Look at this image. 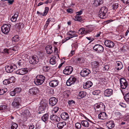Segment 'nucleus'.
<instances>
[{"label": "nucleus", "instance_id": "obj_30", "mask_svg": "<svg viewBox=\"0 0 129 129\" xmlns=\"http://www.w3.org/2000/svg\"><path fill=\"white\" fill-rule=\"evenodd\" d=\"M66 123L64 121L59 122L57 124V127L59 128H62L64 126L66 125Z\"/></svg>", "mask_w": 129, "mask_h": 129}, {"label": "nucleus", "instance_id": "obj_8", "mask_svg": "<svg viewBox=\"0 0 129 129\" xmlns=\"http://www.w3.org/2000/svg\"><path fill=\"white\" fill-rule=\"evenodd\" d=\"M46 104L44 101H42L40 103V106L39 107L38 110L39 113L40 114L44 111L46 107Z\"/></svg>", "mask_w": 129, "mask_h": 129}, {"label": "nucleus", "instance_id": "obj_48", "mask_svg": "<svg viewBox=\"0 0 129 129\" xmlns=\"http://www.w3.org/2000/svg\"><path fill=\"white\" fill-rule=\"evenodd\" d=\"M75 125L76 127L78 129H80L81 126V124L78 122L76 123L75 124Z\"/></svg>", "mask_w": 129, "mask_h": 129}, {"label": "nucleus", "instance_id": "obj_51", "mask_svg": "<svg viewBox=\"0 0 129 129\" xmlns=\"http://www.w3.org/2000/svg\"><path fill=\"white\" fill-rule=\"evenodd\" d=\"M100 93V91L99 90H95L92 92L93 94L94 95H98Z\"/></svg>", "mask_w": 129, "mask_h": 129}, {"label": "nucleus", "instance_id": "obj_17", "mask_svg": "<svg viewBox=\"0 0 129 129\" xmlns=\"http://www.w3.org/2000/svg\"><path fill=\"white\" fill-rule=\"evenodd\" d=\"M57 99L55 97H52L49 100V104L50 105L53 106L57 103Z\"/></svg>", "mask_w": 129, "mask_h": 129}, {"label": "nucleus", "instance_id": "obj_6", "mask_svg": "<svg viewBox=\"0 0 129 129\" xmlns=\"http://www.w3.org/2000/svg\"><path fill=\"white\" fill-rule=\"evenodd\" d=\"M16 68V66L13 64L5 67V70L8 73L11 72Z\"/></svg>", "mask_w": 129, "mask_h": 129}, {"label": "nucleus", "instance_id": "obj_23", "mask_svg": "<svg viewBox=\"0 0 129 129\" xmlns=\"http://www.w3.org/2000/svg\"><path fill=\"white\" fill-rule=\"evenodd\" d=\"M107 117V115L106 113L102 112L101 113L98 114V117L99 119H106Z\"/></svg>", "mask_w": 129, "mask_h": 129}, {"label": "nucleus", "instance_id": "obj_21", "mask_svg": "<svg viewBox=\"0 0 129 129\" xmlns=\"http://www.w3.org/2000/svg\"><path fill=\"white\" fill-rule=\"evenodd\" d=\"M100 64L102 65L101 64H99L98 61H93L91 62V66L92 68L94 69H95L96 70L98 69L99 66H100Z\"/></svg>", "mask_w": 129, "mask_h": 129}, {"label": "nucleus", "instance_id": "obj_49", "mask_svg": "<svg viewBox=\"0 0 129 129\" xmlns=\"http://www.w3.org/2000/svg\"><path fill=\"white\" fill-rule=\"evenodd\" d=\"M49 10V8L47 7H45V10L43 12V16L46 15L47 13Z\"/></svg>", "mask_w": 129, "mask_h": 129}, {"label": "nucleus", "instance_id": "obj_15", "mask_svg": "<svg viewBox=\"0 0 129 129\" xmlns=\"http://www.w3.org/2000/svg\"><path fill=\"white\" fill-rule=\"evenodd\" d=\"M28 72L27 68H22L17 70L16 73L18 74L23 75L26 73Z\"/></svg>", "mask_w": 129, "mask_h": 129}, {"label": "nucleus", "instance_id": "obj_52", "mask_svg": "<svg viewBox=\"0 0 129 129\" xmlns=\"http://www.w3.org/2000/svg\"><path fill=\"white\" fill-rule=\"evenodd\" d=\"M59 110L58 107H54L53 109L52 112L53 113H56Z\"/></svg>", "mask_w": 129, "mask_h": 129}, {"label": "nucleus", "instance_id": "obj_53", "mask_svg": "<svg viewBox=\"0 0 129 129\" xmlns=\"http://www.w3.org/2000/svg\"><path fill=\"white\" fill-rule=\"evenodd\" d=\"M75 19L76 21H81L82 18L81 17L76 15L75 17Z\"/></svg>", "mask_w": 129, "mask_h": 129}, {"label": "nucleus", "instance_id": "obj_11", "mask_svg": "<svg viewBox=\"0 0 129 129\" xmlns=\"http://www.w3.org/2000/svg\"><path fill=\"white\" fill-rule=\"evenodd\" d=\"M93 49L98 52L102 53L103 51L104 48L101 45L96 44L93 47Z\"/></svg>", "mask_w": 129, "mask_h": 129}, {"label": "nucleus", "instance_id": "obj_46", "mask_svg": "<svg viewBox=\"0 0 129 129\" xmlns=\"http://www.w3.org/2000/svg\"><path fill=\"white\" fill-rule=\"evenodd\" d=\"M14 90L16 93L20 92L21 90V89L20 87H17L14 89Z\"/></svg>", "mask_w": 129, "mask_h": 129}, {"label": "nucleus", "instance_id": "obj_55", "mask_svg": "<svg viewBox=\"0 0 129 129\" xmlns=\"http://www.w3.org/2000/svg\"><path fill=\"white\" fill-rule=\"evenodd\" d=\"M115 115L117 117L120 118L122 116L121 114L119 112H115Z\"/></svg>", "mask_w": 129, "mask_h": 129}, {"label": "nucleus", "instance_id": "obj_33", "mask_svg": "<svg viewBox=\"0 0 129 129\" xmlns=\"http://www.w3.org/2000/svg\"><path fill=\"white\" fill-rule=\"evenodd\" d=\"M124 98L126 102L129 104V92L125 94Z\"/></svg>", "mask_w": 129, "mask_h": 129}, {"label": "nucleus", "instance_id": "obj_22", "mask_svg": "<svg viewBox=\"0 0 129 129\" xmlns=\"http://www.w3.org/2000/svg\"><path fill=\"white\" fill-rule=\"evenodd\" d=\"M112 94V90L111 89H106L104 92V95L106 96L109 97Z\"/></svg>", "mask_w": 129, "mask_h": 129}, {"label": "nucleus", "instance_id": "obj_47", "mask_svg": "<svg viewBox=\"0 0 129 129\" xmlns=\"http://www.w3.org/2000/svg\"><path fill=\"white\" fill-rule=\"evenodd\" d=\"M118 7V4L115 3H114L112 5V8L114 10L117 9Z\"/></svg>", "mask_w": 129, "mask_h": 129}, {"label": "nucleus", "instance_id": "obj_62", "mask_svg": "<svg viewBox=\"0 0 129 129\" xmlns=\"http://www.w3.org/2000/svg\"><path fill=\"white\" fill-rule=\"evenodd\" d=\"M67 12L70 13H72L73 12V10L71 9H69L67 10Z\"/></svg>", "mask_w": 129, "mask_h": 129}, {"label": "nucleus", "instance_id": "obj_59", "mask_svg": "<svg viewBox=\"0 0 129 129\" xmlns=\"http://www.w3.org/2000/svg\"><path fill=\"white\" fill-rule=\"evenodd\" d=\"M101 34V32H99L96 33H95L94 35V37H98L100 36Z\"/></svg>", "mask_w": 129, "mask_h": 129}, {"label": "nucleus", "instance_id": "obj_20", "mask_svg": "<svg viewBox=\"0 0 129 129\" xmlns=\"http://www.w3.org/2000/svg\"><path fill=\"white\" fill-rule=\"evenodd\" d=\"M50 119L51 120L57 122H59L60 120V118L59 117L53 114L50 116Z\"/></svg>", "mask_w": 129, "mask_h": 129}, {"label": "nucleus", "instance_id": "obj_34", "mask_svg": "<svg viewBox=\"0 0 129 129\" xmlns=\"http://www.w3.org/2000/svg\"><path fill=\"white\" fill-rule=\"evenodd\" d=\"M55 59L56 58L55 57H53L50 59V63L52 65H55L56 64V60Z\"/></svg>", "mask_w": 129, "mask_h": 129}, {"label": "nucleus", "instance_id": "obj_37", "mask_svg": "<svg viewBox=\"0 0 129 129\" xmlns=\"http://www.w3.org/2000/svg\"><path fill=\"white\" fill-rule=\"evenodd\" d=\"M15 26L18 29H19L21 27H23V24L22 22H19L16 24L15 25Z\"/></svg>", "mask_w": 129, "mask_h": 129}, {"label": "nucleus", "instance_id": "obj_24", "mask_svg": "<svg viewBox=\"0 0 129 129\" xmlns=\"http://www.w3.org/2000/svg\"><path fill=\"white\" fill-rule=\"evenodd\" d=\"M106 125L109 129H111L114 127L115 125L113 121H110L107 122Z\"/></svg>", "mask_w": 129, "mask_h": 129}, {"label": "nucleus", "instance_id": "obj_1", "mask_svg": "<svg viewBox=\"0 0 129 129\" xmlns=\"http://www.w3.org/2000/svg\"><path fill=\"white\" fill-rule=\"evenodd\" d=\"M45 77L43 75H39L37 76L35 79L34 82L37 85L42 84L45 80Z\"/></svg>", "mask_w": 129, "mask_h": 129}, {"label": "nucleus", "instance_id": "obj_58", "mask_svg": "<svg viewBox=\"0 0 129 129\" xmlns=\"http://www.w3.org/2000/svg\"><path fill=\"white\" fill-rule=\"evenodd\" d=\"M7 106L6 105H2L0 106V110L3 109H5L7 108Z\"/></svg>", "mask_w": 129, "mask_h": 129}, {"label": "nucleus", "instance_id": "obj_36", "mask_svg": "<svg viewBox=\"0 0 129 129\" xmlns=\"http://www.w3.org/2000/svg\"><path fill=\"white\" fill-rule=\"evenodd\" d=\"M23 115L24 116L27 117L29 116L30 114L29 111L28 110H26L24 111Z\"/></svg>", "mask_w": 129, "mask_h": 129}, {"label": "nucleus", "instance_id": "obj_19", "mask_svg": "<svg viewBox=\"0 0 129 129\" xmlns=\"http://www.w3.org/2000/svg\"><path fill=\"white\" fill-rule=\"evenodd\" d=\"M89 30H85V28H80L78 31V33L80 34H86L90 32Z\"/></svg>", "mask_w": 129, "mask_h": 129}, {"label": "nucleus", "instance_id": "obj_56", "mask_svg": "<svg viewBox=\"0 0 129 129\" xmlns=\"http://www.w3.org/2000/svg\"><path fill=\"white\" fill-rule=\"evenodd\" d=\"M4 52L6 53H9L11 52V49H4Z\"/></svg>", "mask_w": 129, "mask_h": 129}, {"label": "nucleus", "instance_id": "obj_63", "mask_svg": "<svg viewBox=\"0 0 129 129\" xmlns=\"http://www.w3.org/2000/svg\"><path fill=\"white\" fill-rule=\"evenodd\" d=\"M123 1L125 4H127L129 3V0H121Z\"/></svg>", "mask_w": 129, "mask_h": 129}, {"label": "nucleus", "instance_id": "obj_39", "mask_svg": "<svg viewBox=\"0 0 129 129\" xmlns=\"http://www.w3.org/2000/svg\"><path fill=\"white\" fill-rule=\"evenodd\" d=\"M19 40V37L16 35L12 39V41L14 42H17Z\"/></svg>", "mask_w": 129, "mask_h": 129}, {"label": "nucleus", "instance_id": "obj_44", "mask_svg": "<svg viewBox=\"0 0 129 129\" xmlns=\"http://www.w3.org/2000/svg\"><path fill=\"white\" fill-rule=\"evenodd\" d=\"M18 125L17 124L15 123H13L11 127V129H16Z\"/></svg>", "mask_w": 129, "mask_h": 129}, {"label": "nucleus", "instance_id": "obj_10", "mask_svg": "<svg viewBox=\"0 0 129 129\" xmlns=\"http://www.w3.org/2000/svg\"><path fill=\"white\" fill-rule=\"evenodd\" d=\"M39 61L38 57L36 55L31 56L29 60L30 63L32 64H35L37 63Z\"/></svg>", "mask_w": 129, "mask_h": 129}, {"label": "nucleus", "instance_id": "obj_32", "mask_svg": "<svg viewBox=\"0 0 129 129\" xmlns=\"http://www.w3.org/2000/svg\"><path fill=\"white\" fill-rule=\"evenodd\" d=\"M103 1L102 0H95L94 1V5L96 6H97L102 4Z\"/></svg>", "mask_w": 129, "mask_h": 129}, {"label": "nucleus", "instance_id": "obj_25", "mask_svg": "<svg viewBox=\"0 0 129 129\" xmlns=\"http://www.w3.org/2000/svg\"><path fill=\"white\" fill-rule=\"evenodd\" d=\"M61 118L64 120H67L69 118V116L68 113L66 112H63L61 115Z\"/></svg>", "mask_w": 129, "mask_h": 129}, {"label": "nucleus", "instance_id": "obj_7", "mask_svg": "<svg viewBox=\"0 0 129 129\" xmlns=\"http://www.w3.org/2000/svg\"><path fill=\"white\" fill-rule=\"evenodd\" d=\"M120 87L122 89H125L128 86V83L125 79L122 78H121L120 80Z\"/></svg>", "mask_w": 129, "mask_h": 129}, {"label": "nucleus", "instance_id": "obj_41", "mask_svg": "<svg viewBox=\"0 0 129 129\" xmlns=\"http://www.w3.org/2000/svg\"><path fill=\"white\" fill-rule=\"evenodd\" d=\"M11 52H12L13 51H16L19 49V47L17 46H14L12 48H10Z\"/></svg>", "mask_w": 129, "mask_h": 129}, {"label": "nucleus", "instance_id": "obj_14", "mask_svg": "<svg viewBox=\"0 0 129 129\" xmlns=\"http://www.w3.org/2000/svg\"><path fill=\"white\" fill-rule=\"evenodd\" d=\"M76 80V78L73 76L70 77L66 82L67 85L70 86L74 84Z\"/></svg>", "mask_w": 129, "mask_h": 129}, {"label": "nucleus", "instance_id": "obj_26", "mask_svg": "<svg viewBox=\"0 0 129 129\" xmlns=\"http://www.w3.org/2000/svg\"><path fill=\"white\" fill-rule=\"evenodd\" d=\"M92 85V82L90 81H87L85 85H83V88L85 89H87L90 87Z\"/></svg>", "mask_w": 129, "mask_h": 129}, {"label": "nucleus", "instance_id": "obj_38", "mask_svg": "<svg viewBox=\"0 0 129 129\" xmlns=\"http://www.w3.org/2000/svg\"><path fill=\"white\" fill-rule=\"evenodd\" d=\"M75 32V31L72 30L70 31H69V33H68V35L71 36L69 37V39H71V38H72L73 37L77 36V35H76L74 34L73 35H72V34L73 33H74Z\"/></svg>", "mask_w": 129, "mask_h": 129}, {"label": "nucleus", "instance_id": "obj_5", "mask_svg": "<svg viewBox=\"0 0 129 129\" xmlns=\"http://www.w3.org/2000/svg\"><path fill=\"white\" fill-rule=\"evenodd\" d=\"M10 25L5 24L1 27L2 31L4 34H7L10 30Z\"/></svg>", "mask_w": 129, "mask_h": 129}, {"label": "nucleus", "instance_id": "obj_2", "mask_svg": "<svg viewBox=\"0 0 129 129\" xmlns=\"http://www.w3.org/2000/svg\"><path fill=\"white\" fill-rule=\"evenodd\" d=\"M108 9L105 7H102L100 10L99 13V16L101 18H105L106 17V14Z\"/></svg>", "mask_w": 129, "mask_h": 129}, {"label": "nucleus", "instance_id": "obj_60", "mask_svg": "<svg viewBox=\"0 0 129 129\" xmlns=\"http://www.w3.org/2000/svg\"><path fill=\"white\" fill-rule=\"evenodd\" d=\"M17 18L13 16L11 19V20L12 21L15 22L17 20Z\"/></svg>", "mask_w": 129, "mask_h": 129}, {"label": "nucleus", "instance_id": "obj_9", "mask_svg": "<svg viewBox=\"0 0 129 129\" xmlns=\"http://www.w3.org/2000/svg\"><path fill=\"white\" fill-rule=\"evenodd\" d=\"M39 91V90L38 88L33 87L29 89L28 94L31 95H36L38 93Z\"/></svg>", "mask_w": 129, "mask_h": 129}, {"label": "nucleus", "instance_id": "obj_31", "mask_svg": "<svg viewBox=\"0 0 129 129\" xmlns=\"http://www.w3.org/2000/svg\"><path fill=\"white\" fill-rule=\"evenodd\" d=\"M86 95V93L84 91L80 92L79 93L78 98L80 99L84 97Z\"/></svg>", "mask_w": 129, "mask_h": 129}, {"label": "nucleus", "instance_id": "obj_50", "mask_svg": "<svg viewBox=\"0 0 129 129\" xmlns=\"http://www.w3.org/2000/svg\"><path fill=\"white\" fill-rule=\"evenodd\" d=\"M50 18H49L48 19L47 21L46 22V23L45 24L44 26V28H46L50 22Z\"/></svg>", "mask_w": 129, "mask_h": 129}, {"label": "nucleus", "instance_id": "obj_28", "mask_svg": "<svg viewBox=\"0 0 129 129\" xmlns=\"http://www.w3.org/2000/svg\"><path fill=\"white\" fill-rule=\"evenodd\" d=\"M46 50L48 54H50L53 52L52 47L51 45H47L46 47Z\"/></svg>", "mask_w": 129, "mask_h": 129}, {"label": "nucleus", "instance_id": "obj_13", "mask_svg": "<svg viewBox=\"0 0 129 129\" xmlns=\"http://www.w3.org/2000/svg\"><path fill=\"white\" fill-rule=\"evenodd\" d=\"M90 70L88 69H84L80 72V74L81 76L85 77L87 76L90 73Z\"/></svg>", "mask_w": 129, "mask_h": 129}, {"label": "nucleus", "instance_id": "obj_64", "mask_svg": "<svg viewBox=\"0 0 129 129\" xmlns=\"http://www.w3.org/2000/svg\"><path fill=\"white\" fill-rule=\"evenodd\" d=\"M19 14L18 12L17 11L16 12L13 16L17 18Z\"/></svg>", "mask_w": 129, "mask_h": 129}, {"label": "nucleus", "instance_id": "obj_43", "mask_svg": "<svg viewBox=\"0 0 129 129\" xmlns=\"http://www.w3.org/2000/svg\"><path fill=\"white\" fill-rule=\"evenodd\" d=\"M6 88H4L3 89H0V95H2L4 94L7 91Z\"/></svg>", "mask_w": 129, "mask_h": 129}, {"label": "nucleus", "instance_id": "obj_40", "mask_svg": "<svg viewBox=\"0 0 129 129\" xmlns=\"http://www.w3.org/2000/svg\"><path fill=\"white\" fill-rule=\"evenodd\" d=\"M29 79V77L27 75H25L22 78L23 82H25L28 81Z\"/></svg>", "mask_w": 129, "mask_h": 129}, {"label": "nucleus", "instance_id": "obj_16", "mask_svg": "<svg viewBox=\"0 0 129 129\" xmlns=\"http://www.w3.org/2000/svg\"><path fill=\"white\" fill-rule=\"evenodd\" d=\"M104 44L106 47L111 48H113L114 46V43L112 41L109 40L105 41Z\"/></svg>", "mask_w": 129, "mask_h": 129}, {"label": "nucleus", "instance_id": "obj_45", "mask_svg": "<svg viewBox=\"0 0 129 129\" xmlns=\"http://www.w3.org/2000/svg\"><path fill=\"white\" fill-rule=\"evenodd\" d=\"M50 69V67L48 66H44L43 68V70L44 72H47Z\"/></svg>", "mask_w": 129, "mask_h": 129}, {"label": "nucleus", "instance_id": "obj_61", "mask_svg": "<svg viewBox=\"0 0 129 129\" xmlns=\"http://www.w3.org/2000/svg\"><path fill=\"white\" fill-rule=\"evenodd\" d=\"M10 94L11 95L13 96L15 95L16 93L14 90L13 91H11L10 92Z\"/></svg>", "mask_w": 129, "mask_h": 129}, {"label": "nucleus", "instance_id": "obj_29", "mask_svg": "<svg viewBox=\"0 0 129 129\" xmlns=\"http://www.w3.org/2000/svg\"><path fill=\"white\" fill-rule=\"evenodd\" d=\"M81 124L83 126L85 127H88L90 125V123L88 121L85 120L82 121Z\"/></svg>", "mask_w": 129, "mask_h": 129}, {"label": "nucleus", "instance_id": "obj_4", "mask_svg": "<svg viewBox=\"0 0 129 129\" xmlns=\"http://www.w3.org/2000/svg\"><path fill=\"white\" fill-rule=\"evenodd\" d=\"M21 99L19 97H16L14 99L12 103V105L14 107L17 108L20 105Z\"/></svg>", "mask_w": 129, "mask_h": 129}, {"label": "nucleus", "instance_id": "obj_57", "mask_svg": "<svg viewBox=\"0 0 129 129\" xmlns=\"http://www.w3.org/2000/svg\"><path fill=\"white\" fill-rule=\"evenodd\" d=\"M3 84L5 85L10 84L8 79H5L3 81Z\"/></svg>", "mask_w": 129, "mask_h": 129}, {"label": "nucleus", "instance_id": "obj_27", "mask_svg": "<svg viewBox=\"0 0 129 129\" xmlns=\"http://www.w3.org/2000/svg\"><path fill=\"white\" fill-rule=\"evenodd\" d=\"M116 68L118 70H121L123 67L122 63L120 61H117L116 62Z\"/></svg>", "mask_w": 129, "mask_h": 129}, {"label": "nucleus", "instance_id": "obj_3", "mask_svg": "<svg viewBox=\"0 0 129 129\" xmlns=\"http://www.w3.org/2000/svg\"><path fill=\"white\" fill-rule=\"evenodd\" d=\"M94 108L96 111L103 110L105 109V106L101 102L98 104H96L94 105Z\"/></svg>", "mask_w": 129, "mask_h": 129}, {"label": "nucleus", "instance_id": "obj_18", "mask_svg": "<svg viewBox=\"0 0 129 129\" xmlns=\"http://www.w3.org/2000/svg\"><path fill=\"white\" fill-rule=\"evenodd\" d=\"M59 82V81L57 80H54L50 81L49 83V84L50 86L54 87L58 85Z\"/></svg>", "mask_w": 129, "mask_h": 129}, {"label": "nucleus", "instance_id": "obj_54", "mask_svg": "<svg viewBox=\"0 0 129 129\" xmlns=\"http://www.w3.org/2000/svg\"><path fill=\"white\" fill-rule=\"evenodd\" d=\"M109 68L108 65H106L103 68V70L104 71H107L109 69Z\"/></svg>", "mask_w": 129, "mask_h": 129}, {"label": "nucleus", "instance_id": "obj_12", "mask_svg": "<svg viewBox=\"0 0 129 129\" xmlns=\"http://www.w3.org/2000/svg\"><path fill=\"white\" fill-rule=\"evenodd\" d=\"M73 69L71 66H68L66 67L63 70V72L65 74L68 75L70 74L72 72Z\"/></svg>", "mask_w": 129, "mask_h": 129}, {"label": "nucleus", "instance_id": "obj_35", "mask_svg": "<svg viewBox=\"0 0 129 129\" xmlns=\"http://www.w3.org/2000/svg\"><path fill=\"white\" fill-rule=\"evenodd\" d=\"M48 118V114L47 113L44 114L42 117L41 119L44 122L47 121Z\"/></svg>", "mask_w": 129, "mask_h": 129}, {"label": "nucleus", "instance_id": "obj_42", "mask_svg": "<svg viewBox=\"0 0 129 129\" xmlns=\"http://www.w3.org/2000/svg\"><path fill=\"white\" fill-rule=\"evenodd\" d=\"M15 78L13 77H12L8 79L10 83L14 82H15Z\"/></svg>", "mask_w": 129, "mask_h": 129}]
</instances>
